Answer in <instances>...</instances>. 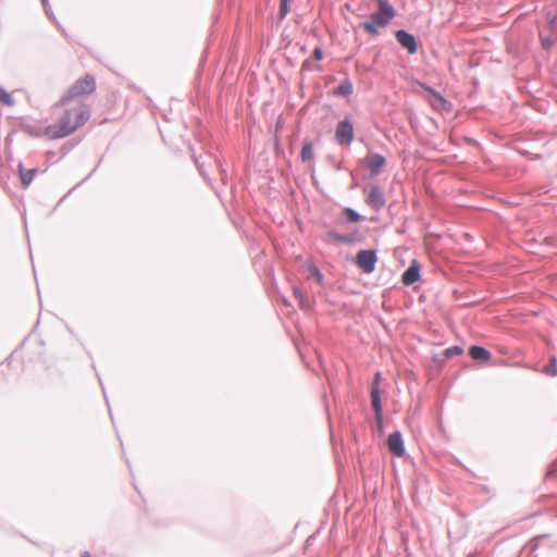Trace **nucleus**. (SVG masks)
Segmentation results:
<instances>
[{
	"label": "nucleus",
	"instance_id": "nucleus-1",
	"mask_svg": "<svg viewBox=\"0 0 557 557\" xmlns=\"http://www.w3.org/2000/svg\"><path fill=\"white\" fill-rule=\"evenodd\" d=\"M88 119V110L82 107L65 110L57 124L46 127L45 134L52 139L64 138L73 134L79 126L84 125Z\"/></svg>",
	"mask_w": 557,
	"mask_h": 557
},
{
	"label": "nucleus",
	"instance_id": "nucleus-2",
	"mask_svg": "<svg viewBox=\"0 0 557 557\" xmlns=\"http://www.w3.org/2000/svg\"><path fill=\"white\" fill-rule=\"evenodd\" d=\"M96 90V81L92 75L86 74L83 78L77 79L67 91L55 103V107H64L70 101L82 96H88Z\"/></svg>",
	"mask_w": 557,
	"mask_h": 557
},
{
	"label": "nucleus",
	"instance_id": "nucleus-3",
	"mask_svg": "<svg viewBox=\"0 0 557 557\" xmlns=\"http://www.w3.org/2000/svg\"><path fill=\"white\" fill-rule=\"evenodd\" d=\"M379 10L370 18L380 27H385L395 17L396 11L387 0L377 1Z\"/></svg>",
	"mask_w": 557,
	"mask_h": 557
},
{
	"label": "nucleus",
	"instance_id": "nucleus-4",
	"mask_svg": "<svg viewBox=\"0 0 557 557\" xmlns=\"http://www.w3.org/2000/svg\"><path fill=\"white\" fill-rule=\"evenodd\" d=\"M356 264L367 274L374 272L377 263V253L374 249H362L356 255Z\"/></svg>",
	"mask_w": 557,
	"mask_h": 557
},
{
	"label": "nucleus",
	"instance_id": "nucleus-5",
	"mask_svg": "<svg viewBox=\"0 0 557 557\" xmlns=\"http://www.w3.org/2000/svg\"><path fill=\"white\" fill-rule=\"evenodd\" d=\"M355 138L354 125L350 120L345 119L337 123L335 131V140L344 146L350 145Z\"/></svg>",
	"mask_w": 557,
	"mask_h": 557
},
{
	"label": "nucleus",
	"instance_id": "nucleus-6",
	"mask_svg": "<svg viewBox=\"0 0 557 557\" xmlns=\"http://www.w3.org/2000/svg\"><path fill=\"white\" fill-rule=\"evenodd\" d=\"M395 38L397 42L408 51V53L414 54L418 51V40L416 36L406 29L396 30Z\"/></svg>",
	"mask_w": 557,
	"mask_h": 557
},
{
	"label": "nucleus",
	"instance_id": "nucleus-7",
	"mask_svg": "<svg viewBox=\"0 0 557 557\" xmlns=\"http://www.w3.org/2000/svg\"><path fill=\"white\" fill-rule=\"evenodd\" d=\"M420 272H421V264L416 259H413L411 261V263L409 264V267L404 271V273L401 275L403 284L406 286L413 285L416 282H418L420 280V277H421Z\"/></svg>",
	"mask_w": 557,
	"mask_h": 557
},
{
	"label": "nucleus",
	"instance_id": "nucleus-8",
	"mask_svg": "<svg viewBox=\"0 0 557 557\" xmlns=\"http://www.w3.org/2000/svg\"><path fill=\"white\" fill-rule=\"evenodd\" d=\"M387 446L392 454L397 457H403L405 455V444L403 440V435L399 431H395L391 433L387 437Z\"/></svg>",
	"mask_w": 557,
	"mask_h": 557
},
{
	"label": "nucleus",
	"instance_id": "nucleus-9",
	"mask_svg": "<svg viewBox=\"0 0 557 557\" xmlns=\"http://www.w3.org/2000/svg\"><path fill=\"white\" fill-rule=\"evenodd\" d=\"M367 203L375 210H380L385 206L386 200H385V196H384V193L381 187L372 186L370 188V191H369V195L367 198Z\"/></svg>",
	"mask_w": 557,
	"mask_h": 557
},
{
	"label": "nucleus",
	"instance_id": "nucleus-10",
	"mask_svg": "<svg viewBox=\"0 0 557 557\" xmlns=\"http://www.w3.org/2000/svg\"><path fill=\"white\" fill-rule=\"evenodd\" d=\"M385 163V157L380 153H371L366 158V164L370 169L371 176L379 175Z\"/></svg>",
	"mask_w": 557,
	"mask_h": 557
},
{
	"label": "nucleus",
	"instance_id": "nucleus-11",
	"mask_svg": "<svg viewBox=\"0 0 557 557\" xmlns=\"http://www.w3.org/2000/svg\"><path fill=\"white\" fill-rule=\"evenodd\" d=\"M17 171H18L20 178H21V182L24 187H28L32 184V182L34 181L36 174L38 173V169H36V168L26 170L24 168L23 162H21V161L17 164Z\"/></svg>",
	"mask_w": 557,
	"mask_h": 557
},
{
	"label": "nucleus",
	"instance_id": "nucleus-12",
	"mask_svg": "<svg viewBox=\"0 0 557 557\" xmlns=\"http://www.w3.org/2000/svg\"><path fill=\"white\" fill-rule=\"evenodd\" d=\"M326 236L327 238L333 239L334 242L339 244H351L357 240L359 234L358 232H352L349 234H339L335 231H329Z\"/></svg>",
	"mask_w": 557,
	"mask_h": 557
},
{
	"label": "nucleus",
	"instance_id": "nucleus-13",
	"mask_svg": "<svg viewBox=\"0 0 557 557\" xmlns=\"http://www.w3.org/2000/svg\"><path fill=\"white\" fill-rule=\"evenodd\" d=\"M469 355L474 360L487 361L492 358V354L483 346L473 345L469 348Z\"/></svg>",
	"mask_w": 557,
	"mask_h": 557
},
{
	"label": "nucleus",
	"instance_id": "nucleus-14",
	"mask_svg": "<svg viewBox=\"0 0 557 557\" xmlns=\"http://www.w3.org/2000/svg\"><path fill=\"white\" fill-rule=\"evenodd\" d=\"M381 380H382L381 372H376L374 374L373 381L371 383V391H370L371 403H375L376 405H379L380 401H382L381 388H380Z\"/></svg>",
	"mask_w": 557,
	"mask_h": 557
},
{
	"label": "nucleus",
	"instance_id": "nucleus-15",
	"mask_svg": "<svg viewBox=\"0 0 557 557\" xmlns=\"http://www.w3.org/2000/svg\"><path fill=\"white\" fill-rule=\"evenodd\" d=\"M354 92V85L349 78H345L336 88L333 95L337 97H349Z\"/></svg>",
	"mask_w": 557,
	"mask_h": 557
},
{
	"label": "nucleus",
	"instance_id": "nucleus-16",
	"mask_svg": "<svg viewBox=\"0 0 557 557\" xmlns=\"http://www.w3.org/2000/svg\"><path fill=\"white\" fill-rule=\"evenodd\" d=\"M300 158H301L302 162H308L314 158L312 143L308 139H306L302 144Z\"/></svg>",
	"mask_w": 557,
	"mask_h": 557
},
{
	"label": "nucleus",
	"instance_id": "nucleus-17",
	"mask_svg": "<svg viewBox=\"0 0 557 557\" xmlns=\"http://www.w3.org/2000/svg\"><path fill=\"white\" fill-rule=\"evenodd\" d=\"M371 406L374 411V419H375L376 426H377L379 431H382L384 428L382 401H380L379 405H376L375 403H371Z\"/></svg>",
	"mask_w": 557,
	"mask_h": 557
},
{
	"label": "nucleus",
	"instance_id": "nucleus-18",
	"mask_svg": "<svg viewBox=\"0 0 557 557\" xmlns=\"http://www.w3.org/2000/svg\"><path fill=\"white\" fill-rule=\"evenodd\" d=\"M424 89L434 97L435 101H442V107L446 110H449L450 102L447 101L436 89L430 86H424Z\"/></svg>",
	"mask_w": 557,
	"mask_h": 557
},
{
	"label": "nucleus",
	"instance_id": "nucleus-19",
	"mask_svg": "<svg viewBox=\"0 0 557 557\" xmlns=\"http://www.w3.org/2000/svg\"><path fill=\"white\" fill-rule=\"evenodd\" d=\"M343 212L348 223H358L362 219L361 214L350 207H346Z\"/></svg>",
	"mask_w": 557,
	"mask_h": 557
},
{
	"label": "nucleus",
	"instance_id": "nucleus-20",
	"mask_svg": "<svg viewBox=\"0 0 557 557\" xmlns=\"http://www.w3.org/2000/svg\"><path fill=\"white\" fill-rule=\"evenodd\" d=\"M307 268L309 271V276L313 277L319 284H322L323 280H324V275L322 274L320 269L313 263L308 264Z\"/></svg>",
	"mask_w": 557,
	"mask_h": 557
},
{
	"label": "nucleus",
	"instance_id": "nucleus-21",
	"mask_svg": "<svg viewBox=\"0 0 557 557\" xmlns=\"http://www.w3.org/2000/svg\"><path fill=\"white\" fill-rule=\"evenodd\" d=\"M292 0H280L278 17L284 20L290 11Z\"/></svg>",
	"mask_w": 557,
	"mask_h": 557
},
{
	"label": "nucleus",
	"instance_id": "nucleus-22",
	"mask_svg": "<svg viewBox=\"0 0 557 557\" xmlns=\"http://www.w3.org/2000/svg\"><path fill=\"white\" fill-rule=\"evenodd\" d=\"M0 102L9 107L15 104V100L3 87H0Z\"/></svg>",
	"mask_w": 557,
	"mask_h": 557
},
{
	"label": "nucleus",
	"instance_id": "nucleus-23",
	"mask_svg": "<svg viewBox=\"0 0 557 557\" xmlns=\"http://www.w3.org/2000/svg\"><path fill=\"white\" fill-rule=\"evenodd\" d=\"M362 27L366 32H368L370 35H373V36H376L379 35V29L377 27H380L379 25H376L375 23H373V21L370 18L369 21H366L363 24H362Z\"/></svg>",
	"mask_w": 557,
	"mask_h": 557
},
{
	"label": "nucleus",
	"instance_id": "nucleus-24",
	"mask_svg": "<svg viewBox=\"0 0 557 557\" xmlns=\"http://www.w3.org/2000/svg\"><path fill=\"white\" fill-rule=\"evenodd\" d=\"M544 373L550 376L557 375V359L556 357H552L549 364H547L544 369Z\"/></svg>",
	"mask_w": 557,
	"mask_h": 557
},
{
	"label": "nucleus",
	"instance_id": "nucleus-25",
	"mask_svg": "<svg viewBox=\"0 0 557 557\" xmlns=\"http://www.w3.org/2000/svg\"><path fill=\"white\" fill-rule=\"evenodd\" d=\"M463 352V349L460 346H451L447 349H445L444 354L447 358H450L453 356L461 355Z\"/></svg>",
	"mask_w": 557,
	"mask_h": 557
},
{
	"label": "nucleus",
	"instance_id": "nucleus-26",
	"mask_svg": "<svg viewBox=\"0 0 557 557\" xmlns=\"http://www.w3.org/2000/svg\"><path fill=\"white\" fill-rule=\"evenodd\" d=\"M541 44L545 50H548L554 46L555 38L552 36H542L541 35Z\"/></svg>",
	"mask_w": 557,
	"mask_h": 557
},
{
	"label": "nucleus",
	"instance_id": "nucleus-27",
	"mask_svg": "<svg viewBox=\"0 0 557 557\" xmlns=\"http://www.w3.org/2000/svg\"><path fill=\"white\" fill-rule=\"evenodd\" d=\"M548 535L547 534H542V535H539V536H535L531 542H530V546L532 549H536L540 542L543 541L544 539H546Z\"/></svg>",
	"mask_w": 557,
	"mask_h": 557
},
{
	"label": "nucleus",
	"instance_id": "nucleus-28",
	"mask_svg": "<svg viewBox=\"0 0 557 557\" xmlns=\"http://www.w3.org/2000/svg\"><path fill=\"white\" fill-rule=\"evenodd\" d=\"M312 58L315 61H321L323 59V51L320 47H315L312 52Z\"/></svg>",
	"mask_w": 557,
	"mask_h": 557
},
{
	"label": "nucleus",
	"instance_id": "nucleus-29",
	"mask_svg": "<svg viewBox=\"0 0 557 557\" xmlns=\"http://www.w3.org/2000/svg\"><path fill=\"white\" fill-rule=\"evenodd\" d=\"M215 164H216V166H218V168H219V170H220L221 181H222L223 183H225V182H226V178H227L226 170L222 168V164H221L218 160H215Z\"/></svg>",
	"mask_w": 557,
	"mask_h": 557
},
{
	"label": "nucleus",
	"instance_id": "nucleus-30",
	"mask_svg": "<svg viewBox=\"0 0 557 557\" xmlns=\"http://www.w3.org/2000/svg\"><path fill=\"white\" fill-rule=\"evenodd\" d=\"M194 161H195V164L199 171V173L201 174L202 177H206V173L202 169V164L199 163L198 159L197 158H194Z\"/></svg>",
	"mask_w": 557,
	"mask_h": 557
},
{
	"label": "nucleus",
	"instance_id": "nucleus-31",
	"mask_svg": "<svg viewBox=\"0 0 557 557\" xmlns=\"http://www.w3.org/2000/svg\"><path fill=\"white\" fill-rule=\"evenodd\" d=\"M294 295H295V297H296L297 299H299V298H301L302 296H305V295H304V292H302L299 287H297V286H295V287H294Z\"/></svg>",
	"mask_w": 557,
	"mask_h": 557
},
{
	"label": "nucleus",
	"instance_id": "nucleus-32",
	"mask_svg": "<svg viewBox=\"0 0 557 557\" xmlns=\"http://www.w3.org/2000/svg\"><path fill=\"white\" fill-rule=\"evenodd\" d=\"M298 300V304H299V307L301 309H307V301H306V298L305 296H302L301 298L297 299Z\"/></svg>",
	"mask_w": 557,
	"mask_h": 557
},
{
	"label": "nucleus",
	"instance_id": "nucleus-33",
	"mask_svg": "<svg viewBox=\"0 0 557 557\" xmlns=\"http://www.w3.org/2000/svg\"><path fill=\"white\" fill-rule=\"evenodd\" d=\"M548 24L552 29L555 28L557 26V17L556 16L550 17L548 21Z\"/></svg>",
	"mask_w": 557,
	"mask_h": 557
},
{
	"label": "nucleus",
	"instance_id": "nucleus-34",
	"mask_svg": "<svg viewBox=\"0 0 557 557\" xmlns=\"http://www.w3.org/2000/svg\"><path fill=\"white\" fill-rule=\"evenodd\" d=\"M311 61L309 59L305 60L302 63V69H309Z\"/></svg>",
	"mask_w": 557,
	"mask_h": 557
},
{
	"label": "nucleus",
	"instance_id": "nucleus-35",
	"mask_svg": "<svg viewBox=\"0 0 557 557\" xmlns=\"http://www.w3.org/2000/svg\"><path fill=\"white\" fill-rule=\"evenodd\" d=\"M41 3L44 5L45 12H48V0H41Z\"/></svg>",
	"mask_w": 557,
	"mask_h": 557
},
{
	"label": "nucleus",
	"instance_id": "nucleus-36",
	"mask_svg": "<svg viewBox=\"0 0 557 557\" xmlns=\"http://www.w3.org/2000/svg\"><path fill=\"white\" fill-rule=\"evenodd\" d=\"M433 106H434L435 108L444 109V108L442 107V101H436L435 103H433Z\"/></svg>",
	"mask_w": 557,
	"mask_h": 557
},
{
	"label": "nucleus",
	"instance_id": "nucleus-37",
	"mask_svg": "<svg viewBox=\"0 0 557 557\" xmlns=\"http://www.w3.org/2000/svg\"><path fill=\"white\" fill-rule=\"evenodd\" d=\"M81 557H91V555L88 552H84Z\"/></svg>",
	"mask_w": 557,
	"mask_h": 557
},
{
	"label": "nucleus",
	"instance_id": "nucleus-38",
	"mask_svg": "<svg viewBox=\"0 0 557 557\" xmlns=\"http://www.w3.org/2000/svg\"><path fill=\"white\" fill-rule=\"evenodd\" d=\"M97 168H98V165H97L95 169H92V171H91V172H90V174L86 177V180H87V178H89V177H90V176L96 172Z\"/></svg>",
	"mask_w": 557,
	"mask_h": 557
},
{
	"label": "nucleus",
	"instance_id": "nucleus-39",
	"mask_svg": "<svg viewBox=\"0 0 557 557\" xmlns=\"http://www.w3.org/2000/svg\"><path fill=\"white\" fill-rule=\"evenodd\" d=\"M50 13H51V10H50V8L48 7V12H46V14H48V15H49Z\"/></svg>",
	"mask_w": 557,
	"mask_h": 557
}]
</instances>
